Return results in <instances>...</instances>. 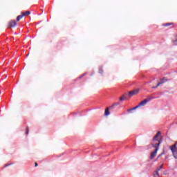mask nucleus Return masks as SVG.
I'll return each instance as SVG.
<instances>
[{
	"label": "nucleus",
	"mask_w": 177,
	"mask_h": 177,
	"mask_svg": "<svg viewBox=\"0 0 177 177\" xmlns=\"http://www.w3.org/2000/svg\"><path fill=\"white\" fill-rule=\"evenodd\" d=\"M153 100V97L149 96L148 97H147L146 99H145L144 100H142V102H140L138 104L140 106V107H143V106H146V104H147L148 102H150V100Z\"/></svg>",
	"instance_id": "obj_1"
},
{
	"label": "nucleus",
	"mask_w": 177,
	"mask_h": 177,
	"mask_svg": "<svg viewBox=\"0 0 177 177\" xmlns=\"http://www.w3.org/2000/svg\"><path fill=\"white\" fill-rule=\"evenodd\" d=\"M170 150L171 151L174 158H177V148L176 144L173 145L170 147Z\"/></svg>",
	"instance_id": "obj_2"
},
{
	"label": "nucleus",
	"mask_w": 177,
	"mask_h": 177,
	"mask_svg": "<svg viewBox=\"0 0 177 177\" xmlns=\"http://www.w3.org/2000/svg\"><path fill=\"white\" fill-rule=\"evenodd\" d=\"M138 93H139V89L138 88L133 90L131 91H129V97H132V96H135V95H138Z\"/></svg>",
	"instance_id": "obj_3"
},
{
	"label": "nucleus",
	"mask_w": 177,
	"mask_h": 177,
	"mask_svg": "<svg viewBox=\"0 0 177 177\" xmlns=\"http://www.w3.org/2000/svg\"><path fill=\"white\" fill-rule=\"evenodd\" d=\"M158 151V149H155V150L151 152V156H150V159L153 160L156 156H157V152Z\"/></svg>",
	"instance_id": "obj_4"
},
{
	"label": "nucleus",
	"mask_w": 177,
	"mask_h": 177,
	"mask_svg": "<svg viewBox=\"0 0 177 177\" xmlns=\"http://www.w3.org/2000/svg\"><path fill=\"white\" fill-rule=\"evenodd\" d=\"M160 135H161V132L158 131L157 133V134L153 137V140H156V141H160V140L157 139V138H158V136H160Z\"/></svg>",
	"instance_id": "obj_5"
},
{
	"label": "nucleus",
	"mask_w": 177,
	"mask_h": 177,
	"mask_svg": "<svg viewBox=\"0 0 177 177\" xmlns=\"http://www.w3.org/2000/svg\"><path fill=\"white\" fill-rule=\"evenodd\" d=\"M10 27H15L16 26V21H11L9 23Z\"/></svg>",
	"instance_id": "obj_6"
},
{
	"label": "nucleus",
	"mask_w": 177,
	"mask_h": 177,
	"mask_svg": "<svg viewBox=\"0 0 177 177\" xmlns=\"http://www.w3.org/2000/svg\"><path fill=\"white\" fill-rule=\"evenodd\" d=\"M158 142L156 144H152L153 147H155V149H158L160 145H161L160 141H158Z\"/></svg>",
	"instance_id": "obj_7"
},
{
	"label": "nucleus",
	"mask_w": 177,
	"mask_h": 177,
	"mask_svg": "<svg viewBox=\"0 0 177 177\" xmlns=\"http://www.w3.org/2000/svg\"><path fill=\"white\" fill-rule=\"evenodd\" d=\"M104 115H106V116L110 115V111L109 110V108H106L105 109Z\"/></svg>",
	"instance_id": "obj_8"
},
{
	"label": "nucleus",
	"mask_w": 177,
	"mask_h": 177,
	"mask_svg": "<svg viewBox=\"0 0 177 177\" xmlns=\"http://www.w3.org/2000/svg\"><path fill=\"white\" fill-rule=\"evenodd\" d=\"M21 15L24 17V16H28L29 15H30V11H26L25 12H22Z\"/></svg>",
	"instance_id": "obj_9"
},
{
	"label": "nucleus",
	"mask_w": 177,
	"mask_h": 177,
	"mask_svg": "<svg viewBox=\"0 0 177 177\" xmlns=\"http://www.w3.org/2000/svg\"><path fill=\"white\" fill-rule=\"evenodd\" d=\"M167 81H168V79H167V77H163L162 79H160L161 84H164L167 82Z\"/></svg>",
	"instance_id": "obj_10"
},
{
	"label": "nucleus",
	"mask_w": 177,
	"mask_h": 177,
	"mask_svg": "<svg viewBox=\"0 0 177 177\" xmlns=\"http://www.w3.org/2000/svg\"><path fill=\"white\" fill-rule=\"evenodd\" d=\"M139 107H140V106H139V104H138V105L136 106L135 107L129 109L128 111H132V110H136V109H139Z\"/></svg>",
	"instance_id": "obj_11"
},
{
	"label": "nucleus",
	"mask_w": 177,
	"mask_h": 177,
	"mask_svg": "<svg viewBox=\"0 0 177 177\" xmlns=\"http://www.w3.org/2000/svg\"><path fill=\"white\" fill-rule=\"evenodd\" d=\"M127 99V97H125V95H122V97H120V102H122Z\"/></svg>",
	"instance_id": "obj_12"
},
{
	"label": "nucleus",
	"mask_w": 177,
	"mask_h": 177,
	"mask_svg": "<svg viewBox=\"0 0 177 177\" xmlns=\"http://www.w3.org/2000/svg\"><path fill=\"white\" fill-rule=\"evenodd\" d=\"M23 15H19L18 17H17V21H19L20 20H21V19H23Z\"/></svg>",
	"instance_id": "obj_13"
},
{
	"label": "nucleus",
	"mask_w": 177,
	"mask_h": 177,
	"mask_svg": "<svg viewBox=\"0 0 177 177\" xmlns=\"http://www.w3.org/2000/svg\"><path fill=\"white\" fill-rule=\"evenodd\" d=\"M169 26H172V23H167L163 24V27H168Z\"/></svg>",
	"instance_id": "obj_14"
},
{
	"label": "nucleus",
	"mask_w": 177,
	"mask_h": 177,
	"mask_svg": "<svg viewBox=\"0 0 177 177\" xmlns=\"http://www.w3.org/2000/svg\"><path fill=\"white\" fill-rule=\"evenodd\" d=\"M154 176L155 177H160V175L158 174V170H156V171H155Z\"/></svg>",
	"instance_id": "obj_15"
},
{
	"label": "nucleus",
	"mask_w": 177,
	"mask_h": 177,
	"mask_svg": "<svg viewBox=\"0 0 177 177\" xmlns=\"http://www.w3.org/2000/svg\"><path fill=\"white\" fill-rule=\"evenodd\" d=\"M162 167H164V165H161L160 167H159V168L157 169V171H161V169H162Z\"/></svg>",
	"instance_id": "obj_16"
},
{
	"label": "nucleus",
	"mask_w": 177,
	"mask_h": 177,
	"mask_svg": "<svg viewBox=\"0 0 177 177\" xmlns=\"http://www.w3.org/2000/svg\"><path fill=\"white\" fill-rule=\"evenodd\" d=\"M161 84H162V83H161V82H159V83H158V84H157V86H153V87H152L153 88H158V86H160V85Z\"/></svg>",
	"instance_id": "obj_17"
},
{
	"label": "nucleus",
	"mask_w": 177,
	"mask_h": 177,
	"mask_svg": "<svg viewBox=\"0 0 177 177\" xmlns=\"http://www.w3.org/2000/svg\"><path fill=\"white\" fill-rule=\"evenodd\" d=\"M99 73H100V74H103V69L100 68Z\"/></svg>",
	"instance_id": "obj_18"
},
{
	"label": "nucleus",
	"mask_w": 177,
	"mask_h": 177,
	"mask_svg": "<svg viewBox=\"0 0 177 177\" xmlns=\"http://www.w3.org/2000/svg\"><path fill=\"white\" fill-rule=\"evenodd\" d=\"M26 135H28V127L26 128Z\"/></svg>",
	"instance_id": "obj_19"
},
{
	"label": "nucleus",
	"mask_w": 177,
	"mask_h": 177,
	"mask_svg": "<svg viewBox=\"0 0 177 177\" xmlns=\"http://www.w3.org/2000/svg\"><path fill=\"white\" fill-rule=\"evenodd\" d=\"M35 167H38V163L37 162L35 163Z\"/></svg>",
	"instance_id": "obj_20"
},
{
	"label": "nucleus",
	"mask_w": 177,
	"mask_h": 177,
	"mask_svg": "<svg viewBox=\"0 0 177 177\" xmlns=\"http://www.w3.org/2000/svg\"><path fill=\"white\" fill-rule=\"evenodd\" d=\"M163 153H161L158 156V158H160V157H161V156H162Z\"/></svg>",
	"instance_id": "obj_21"
},
{
	"label": "nucleus",
	"mask_w": 177,
	"mask_h": 177,
	"mask_svg": "<svg viewBox=\"0 0 177 177\" xmlns=\"http://www.w3.org/2000/svg\"><path fill=\"white\" fill-rule=\"evenodd\" d=\"M175 145H176H176H177V141L176 142Z\"/></svg>",
	"instance_id": "obj_22"
},
{
	"label": "nucleus",
	"mask_w": 177,
	"mask_h": 177,
	"mask_svg": "<svg viewBox=\"0 0 177 177\" xmlns=\"http://www.w3.org/2000/svg\"><path fill=\"white\" fill-rule=\"evenodd\" d=\"M6 167H9V165H6Z\"/></svg>",
	"instance_id": "obj_23"
},
{
	"label": "nucleus",
	"mask_w": 177,
	"mask_h": 177,
	"mask_svg": "<svg viewBox=\"0 0 177 177\" xmlns=\"http://www.w3.org/2000/svg\"><path fill=\"white\" fill-rule=\"evenodd\" d=\"M84 75H83L82 76V77H84Z\"/></svg>",
	"instance_id": "obj_24"
}]
</instances>
